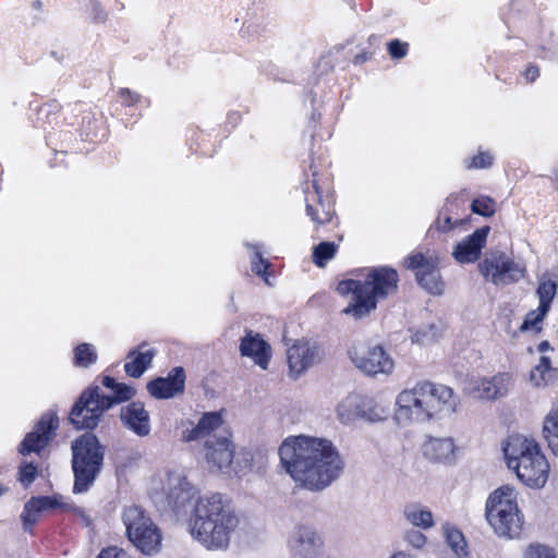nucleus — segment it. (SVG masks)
<instances>
[{
	"label": "nucleus",
	"instance_id": "nucleus-1",
	"mask_svg": "<svg viewBox=\"0 0 558 558\" xmlns=\"http://www.w3.org/2000/svg\"><path fill=\"white\" fill-rule=\"evenodd\" d=\"M197 489L185 478L170 480L168 504L179 514L191 506L189 530L194 539L211 550L226 549L240 524L229 499L219 493L198 496Z\"/></svg>",
	"mask_w": 558,
	"mask_h": 558
},
{
	"label": "nucleus",
	"instance_id": "nucleus-2",
	"mask_svg": "<svg viewBox=\"0 0 558 558\" xmlns=\"http://www.w3.org/2000/svg\"><path fill=\"white\" fill-rule=\"evenodd\" d=\"M278 453L286 472L300 486L312 492L329 487L344 470L339 451L325 438L304 435L287 438Z\"/></svg>",
	"mask_w": 558,
	"mask_h": 558
},
{
	"label": "nucleus",
	"instance_id": "nucleus-3",
	"mask_svg": "<svg viewBox=\"0 0 558 558\" xmlns=\"http://www.w3.org/2000/svg\"><path fill=\"white\" fill-rule=\"evenodd\" d=\"M278 453L286 472L300 486L312 492L329 487L344 470L339 451L325 438L304 435L287 438Z\"/></svg>",
	"mask_w": 558,
	"mask_h": 558
},
{
	"label": "nucleus",
	"instance_id": "nucleus-4",
	"mask_svg": "<svg viewBox=\"0 0 558 558\" xmlns=\"http://www.w3.org/2000/svg\"><path fill=\"white\" fill-rule=\"evenodd\" d=\"M458 402L450 387L420 380L397 396L396 418L399 423L441 420L456 413Z\"/></svg>",
	"mask_w": 558,
	"mask_h": 558
},
{
	"label": "nucleus",
	"instance_id": "nucleus-5",
	"mask_svg": "<svg viewBox=\"0 0 558 558\" xmlns=\"http://www.w3.org/2000/svg\"><path fill=\"white\" fill-rule=\"evenodd\" d=\"M398 281V272L386 266L371 268L360 278L340 281L337 286L339 294H351V301L342 312L355 319L368 316L376 310L378 301L397 292Z\"/></svg>",
	"mask_w": 558,
	"mask_h": 558
},
{
	"label": "nucleus",
	"instance_id": "nucleus-6",
	"mask_svg": "<svg viewBox=\"0 0 558 558\" xmlns=\"http://www.w3.org/2000/svg\"><path fill=\"white\" fill-rule=\"evenodd\" d=\"M182 439L186 442L203 441L202 458L209 471H231L235 446L219 412L204 413L194 427L183 432Z\"/></svg>",
	"mask_w": 558,
	"mask_h": 558
},
{
	"label": "nucleus",
	"instance_id": "nucleus-7",
	"mask_svg": "<svg viewBox=\"0 0 558 558\" xmlns=\"http://www.w3.org/2000/svg\"><path fill=\"white\" fill-rule=\"evenodd\" d=\"M485 515L489 526L498 537L513 539L523 529V517L517 504L515 490L501 486L493 492L485 505Z\"/></svg>",
	"mask_w": 558,
	"mask_h": 558
},
{
	"label": "nucleus",
	"instance_id": "nucleus-8",
	"mask_svg": "<svg viewBox=\"0 0 558 558\" xmlns=\"http://www.w3.org/2000/svg\"><path fill=\"white\" fill-rule=\"evenodd\" d=\"M71 450L74 473L73 492L86 493L102 469L104 447L94 434L86 433L72 442Z\"/></svg>",
	"mask_w": 558,
	"mask_h": 558
},
{
	"label": "nucleus",
	"instance_id": "nucleus-9",
	"mask_svg": "<svg viewBox=\"0 0 558 558\" xmlns=\"http://www.w3.org/2000/svg\"><path fill=\"white\" fill-rule=\"evenodd\" d=\"M122 521L129 541L144 555L157 554L161 548L162 534L150 515L138 506L123 509Z\"/></svg>",
	"mask_w": 558,
	"mask_h": 558
},
{
	"label": "nucleus",
	"instance_id": "nucleus-10",
	"mask_svg": "<svg viewBox=\"0 0 558 558\" xmlns=\"http://www.w3.org/2000/svg\"><path fill=\"white\" fill-rule=\"evenodd\" d=\"M478 271L485 280L495 286H508L523 279L526 275L525 265L515 262L501 251L486 253L478 263Z\"/></svg>",
	"mask_w": 558,
	"mask_h": 558
},
{
	"label": "nucleus",
	"instance_id": "nucleus-11",
	"mask_svg": "<svg viewBox=\"0 0 558 558\" xmlns=\"http://www.w3.org/2000/svg\"><path fill=\"white\" fill-rule=\"evenodd\" d=\"M109 409L108 400L99 398V387L93 386L81 393L70 412L69 421L76 429H93Z\"/></svg>",
	"mask_w": 558,
	"mask_h": 558
},
{
	"label": "nucleus",
	"instance_id": "nucleus-12",
	"mask_svg": "<svg viewBox=\"0 0 558 558\" xmlns=\"http://www.w3.org/2000/svg\"><path fill=\"white\" fill-rule=\"evenodd\" d=\"M349 355L353 364L369 376L389 375L395 368L393 360L381 345L356 343L350 349Z\"/></svg>",
	"mask_w": 558,
	"mask_h": 558
},
{
	"label": "nucleus",
	"instance_id": "nucleus-13",
	"mask_svg": "<svg viewBox=\"0 0 558 558\" xmlns=\"http://www.w3.org/2000/svg\"><path fill=\"white\" fill-rule=\"evenodd\" d=\"M337 416L343 424L353 423L357 418L378 422L386 417V411L373 398L350 393L338 403Z\"/></svg>",
	"mask_w": 558,
	"mask_h": 558
},
{
	"label": "nucleus",
	"instance_id": "nucleus-14",
	"mask_svg": "<svg viewBox=\"0 0 558 558\" xmlns=\"http://www.w3.org/2000/svg\"><path fill=\"white\" fill-rule=\"evenodd\" d=\"M404 264L408 269L416 271L415 277L418 284L427 292L434 295H439L444 292L445 282L441 280L435 258L425 257L422 253H415L410 255Z\"/></svg>",
	"mask_w": 558,
	"mask_h": 558
},
{
	"label": "nucleus",
	"instance_id": "nucleus-15",
	"mask_svg": "<svg viewBox=\"0 0 558 558\" xmlns=\"http://www.w3.org/2000/svg\"><path fill=\"white\" fill-rule=\"evenodd\" d=\"M508 468L514 470L518 478L529 487L541 488L548 478L549 464L541 449L530 457L523 456Z\"/></svg>",
	"mask_w": 558,
	"mask_h": 558
},
{
	"label": "nucleus",
	"instance_id": "nucleus-16",
	"mask_svg": "<svg viewBox=\"0 0 558 558\" xmlns=\"http://www.w3.org/2000/svg\"><path fill=\"white\" fill-rule=\"evenodd\" d=\"M288 545L293 558H324V541L311 526L294 527Z\"/></svg>",
	"mask_w": 558,
	"mask_h": 558
},
{
	"label": "nucleus",
	"instance_id": "nucleus-17",
	"mask_svg": "<svg viewBox=\"0 0 558 558\" xmlns=\"http://www.w3.org/2000/svg\"><path fill=\"white\" fill-rule=\"evenodd\" d=\"M59 427V417L53 412L44 413L34 427V430L26 434L24 440L20 445V453L28 454L31 452H39L56 436Z\"/></svg>",
	"mask_w": 558,
	"mask_h": 558
},
{
	"label": "nucleus",
	"instance_id": "nucleus-18",
	"mask_svg": "<svg viewBox=\"0 0 558 558\" xmlns=\"http://www.w3.org/2000/svg\"><path fill=\"white\" fill-rule=\"evenodd\" d=\"M489 231L490 228L488 226H484L476 229L462 241L458 242L452 251L453 258L459 264L475 263L480 258L482 250L486 245Z\"/></svg>",
	"mask_w": 558,
	"mask_h": 558
},
{
	"label": "nucleus",
	"instance_id": "nucleus-19",
	"mask_svg": "<svg viewBox=\"0 0 558 558\" xmlns=\"http://www.w3.org/2000/svg\"><path fill=\"white\" fill-rule=\"evenodd\" d=\"M185 388V373L182 367L172 368L167 377H158L147 384L148 392L156 399H169Z\"/></svg>",
	"mask_w": 558,
	"mask_h": 558
},
{
	"label": "nucleus",
	"instance_id": "nucleus-20",
	"mask_svg": "<svg viewBox=\"0 0 558 558\" xmlns=\"http://www.w3.org/2000/svg\"><path fill=\"white\" fill-rule=\"evenodd\" d=\"M312 189L305 191L306 214L317 225H324L331 220L332 208L328 199H324L323 191L317 180L312 181Z\"/></svg>",
	"mask_w": 558,
	"mask_h": 558
},
{
	"label": "nucleus",
	"instance_id": "nucleus-21",
	"mask_svg": "<svg viewBox=\"0 0 558 558\" xmlns=\"http://www.w3.org/2000/svg\"><path fill=\"white\" fill-rule=\"evenodd\" d=\"M457 450L451 437H428L423 445V453L426 459L445 464L456 462Z\"/></svg>",
	"mask_w": 558,
	"mask_h": 558
},
{
	"label": "nucleus",
	"instance_id": "nucleus-22",
	"mask_svg": "<svg viewBox=\"0 0 558 558\" xmlns=\"http://www.w3.org/2000/svg\"><path fill=\"white\" fill-rule=\"evenodd\" d=\"M38 120L41 122L44 131L48 133V141L58 138L62 142H72L74 134L71 131L60 130L58 133L53 132L56 126H60L61 123L60 105L58 102L53 101L41 106L38 111Z\"/></svg>",
	"mask_w": 558,
	"mask_h": 558
},
{
	"label": "nucleus",
	"instance_id": "nucleus-23",
	"mask_svg": "<svg viewBox=\"0 0 558 558\" xmlns=\"http://www.w3.org/2000/svg\"><path fill=\"white\" fill-rule=\"evenodd\" d=\"M511 384L508 373H498L490 378H481L474 381L473 391L482 399L495 400L506 396Z\"/></svg>",
	"mask_w": 558,
	"mask_h": 558
},
{
	"label": "nucleus",
	"instance_id": "nucleus-24",
	"mask_svg": "<svg viewBox=\"0 0 558 558\" xmlns=\"http://www.w3.org/2000/svg\"><path fill=\"white\" fill-rule=\"evenodd\" d=\"M123 424L136 435L144 437L150 433V418L141 402H132L121 409Z\"/></svg>",
	"mask_w": 558,
	"mask_h": 558
},
{
	"label": "nucleus",
	"instance_id": "nucleus-25",
	"mask_svg": "<svg viewBox=\"0 0 558 558\" xmlns=\"http://www.w3.org/2000/svg\"><path fill=\"white\" fill-rule=\"evenodd\" d=\"M240 352L243 356L252 357L263 369H267L270 360V347L258 333L247 331L241 340Z\"/></svg>",
	"mask_w": 558,
	"mask_h": 558
},
{
	"label": "nucleus",
	"instance_id": "nucleus-26",
	"mask_svg": "<svg viewBox=\"0 0 558 558\" xmlns=\"http://www.w3.org/2000/svg\"><path fill=\"white\" fill-rule=\"evenodd\" d=\"M290 372L298 377L315 363L316 350L308 342L298 341L288 349Z\"/></svg>",
	"mask_w": 558,
	"mask_h": 558
},
{
	"label": "nucleus",
	"instance_id": "nucleus-27",
	"mask_svg": "<svg viewBox=\"0 0 558 558\" xmlns=\"http://www.w3.org/2000/svg\"><path fill=\"white\" fill-rule=\"evenodd\" d=\"M539 445L533 438L523 435H511L504 447V453L507 460V465L519 461V459L530 457L533 451H538Z\"/></svg>",
	"mask_w": 558,
	"mask_h": 558
},
{
	"label": "nucleus",
	"instance_id": "nucleus-28",
	"mask_svg": "<svg viewBox=\"0 0 558 558\" xmlns=\"http://www.w3.org/2000/svg\"><path fill=\"white\" fill-rule=\"evenodd\" d=\"M146 347V343H142L137 350H132L129 352L126 359L130 360L124 365L125 373L133 377H141L144 372L150 365L154 356L156 355L155 349L143 350Z\"/></svg>",
	"mask_w": 558,
	"mask_h": 558
},
{
	"label": "nucleus",
	"instance_id": "nucleus-29",
	"mask_svg": "<svg viewBox=\"0 0 558 558\" xmlns=\"http://www.w3.org/2000/svg\"><path fill=\"white\" fill-rule=\"evenodd\" d=\"M530 383L536 388L557 384L558 367H553L549 357L541 356L538 363L530 372Z\"/></svg>",
	"mask_w": 558,
	"mask_h": 558
},
{
	"label": "nucleus",
	"instance_id": "nucleus-30",
	"mask_svg": "<svg viewBox=\"0 0 558 558\" xmlns=\"http://www.w3.org/2000/svg\"><path fill=\"white\" fill-rule=\"evenodd\" d=\"M102 385L105 388L109 389L110 392L104 393L99 388V398H101V400H108L110 408L130 400L135 395L134 388L122 383H117L116 379L110 376L102 378Z\"/></svg>",
	"mask_w": 558,
	"mask_h": 558
},
{
	"label": "nucleus",
	"instance_id": "nucleus-31",
	"mask_svg": "<svg viewBox=\"0 0 558 558\" xmlns=\"http://www.w3.org/2000/svg\"><path fill=\"white\" fill-rule=\"evenodd\" d=\"M402 515L408 524L422 530H428L435 524L432 511L420 504L404 506Z\"/></svg>",
	"mask_w": 558,
	"mask_h": 558
},
{
	"label": "nucleus",
	"instance_id": "nucleus-32",
	"mask_svg": "<svg viewBox=\"0 0 558 558\" xmlns=\"http://www.w3.org/2000/svg\"><path fill=\"white\" fill-rule=\"evenodd\" d=\"M76 132L82 141L88 142L100 141L106 135L102 120L92 112H84L81 118V128Z\"/></svg>",
	"mask_w": 558,
	"mask_h": 558
},
{
	"label": "nucleus",
	"instance_id": "nucleus-33",
	"mask_svg": "<svg viewBox=\"0 0 558 558\" xmlns=\"http://www.w3.org/2000/svg\"><path fill=\"white\" fill-rule=\"evenodd\" d=\"M454 207H457V205L447 199V203L439 210L437 218L430 226L429 231L436 230L441 233H447L451 230H454L459 226H462L465 222V220L459 217H454Z\"/></svg>",
	"mask_w": 558,
	"mask_h": 558
},
{
	"label": "nucleus",
	"instance_id": "nucleus-34",
	"mask_svg": "<svg viewBox=\"0 0 558 558\" xmlns=\"http://www.w3.org/2000/svg\"><path fill=\"white\" fill-rule=\"evenodd\" d=\"M543 435L553 453L558 456V408L551 410L545 417Z\"/></svg>",
	"mask_w": 558,
	"mask_h": 558
},
{
	"label": "nucleus",
	"instance_id": "nucleus-35",
	"mask_svg": "<svg viewBox=\"0 0 558 558\" xmlns=\"http://www.w3.org/2000/svg\"><path fill=\"white\" fill-rule=\"evenodd\" d=\"M441 333L442 325L440 323H433L414 331L411 335V340L412 342L425 345L434 342Z\"/></svg>",
	"mask_w": 558,
	"mask_h": 558
},
{
	"label": "nucleus",
	"instance_id": "nucleus-36",
	"mask_svg": "<svg viewBox=\"0 0 558 558\" xmlns=\"http://www.w3.org/2000/svg\"><path fill=\"white\" fill-rule=\"evenodd\" d=\"M557 292V283L554 280L542 277L538 282L536 294L539 300V306L545 310L550 308V303L554 300Z\"/></svg>",
	"mask_w": 558,
	"mask_h": 558
},
{
	"label": "nucleus",
	"instance_id": "nucleus-37",
	"mask_svg": "<svg viewBox=\"0 0 558 558\" xmlns=\"http://www.w3.org/2000/svg\"><path fill=\"white\" fill-rule=\"evenodd\" d=\"M74 365L88 367L97 361L95 348L89 343H82L74 349Z\"/></svg>",
	"mask_w": 558,
	"mask_h": 558
},
{
	"label": "nucleus",
	"instance_id": "nucleus-38",
	"mask_svg": "<svg viewBox=\"0 0 558 558\" xmlns=\"http://www.w3.org/2000/svg\"><path fill=\"white\" fill-rule=\"evenodd\" d=\"M337 248L338 245L333 242H320L313 248V262L318 267H324L335 256Z\"/></svg>",
	"mask_w": 558,
	"mask_h": 558
},
{
	"label": "nucleus",
	"instance_id": "nucleus-39",
	"mask_svg": "<svg viewBox=\"0 0 558 558\" xmlns=\"http://www.w3.org/2000/svg\"><path fill=\"white\" fill-rule=\"evenodd\" d=\"M63 505H64V501L61 496L32 497L28 500V508L35 509V511H39V512H43L48 509H54V508L62 509Z\"/></svg>",
	"mask_w": 558,
	"mask_h": 558
},
{
	"label": "nucleus",
	"instance_id": "nucleus-40",
	"mask_svg": "<svg viewBox=\"0 0 558 558\" xmlns=\"http://www.w3.org/2000/svg\"><path fill=\"white\" fill-rule=\"evenodd\" d=\"M445 536H446V542H447L448 546L454 551V554L458 557H461L466 554V551H465L466 543H465L463 534L459 530L453 529V527H446Z\"/></svg>",
	"mask_w": 558,
	"mask_h": 558
},
{
	"label": "nucleus",
	"instance_id": "nucleus-41",
	"mask_svg": "<svg viewBox=\"0 0 558 558\" xmlns=\"http://www.w3.org/2000/svg\"><path fill=\"white\" fill-rule=\"evenodd\" d=\"M547 313L548 310H545L544 307L538 305L537 310L531 311L526 314L525 319L520 327V330L527 331L534 328L536 330H539L537 325L545 318Z\"/></svg>",
	"mask_w": 558,
	"mask_h": 558
},
{
	"label": "nucleus",
	"instance_id": "nucleus-42",
	"mask_svg": "<svg viewBox=\"0 0 558 558\" xmlns=\"http://www.w3.org/2000/svg\"><path fill=\"white\" fill-rule=\"evenodd\" d=\"M495 202L489 197H478L475 198L472 204L471 208L472 211L484 216V217H490L495 214L496 206Z\"/></svg>",
	"mask_w": 558,
	"mask_h": 558
},
{
	"label": "nucleus",
	"instance_id": "nucleus-43",
	"mask_svg": "<svg viewBox=\"0 0 558 558\" xmlns=\"http://www.w3.org/2000/svg\"><path fill=\"white\" fill-rule=\"evenodd\" d=\"M253 456L251 451L242 449L238 454L234 453L233 464L231 470L235 474L245 473L246 470L251 469Z\"/></svg>",
	"mask_w": 558,
	"mask_h": 558
},
{
	"label": "nucleus",
	"instance_id": "nucleus-44",
	"mask_svg": "<svg viewBox=\"0 0 558 558\" xmlns=\"http://www.w3.org/2000/svg\"><path fill=\"white\" fill-rule=\"evenodd\" d=\"M523 558H556V554L545 545L531 544L524 550Z\"/></svg>",
	"mask_w": 558,
	"mask_h": 558
},
{
	"label": "nucleus",
	"instance_id": "nucleus-45",
	"mask_svg": "<svg viewBox=\"0 0 558 558\" xmlns=\"http://www.w3.org/2000/svg\"><path fill=\"white\" fill-rule=\"evenodd\" d=\"M246 246L254 248V254L252 257V271L257 276H264L270 264L263 257L258 245L246 244Z\"/></svg>",
	"mask_w": 558,
	"mask_h": 558
},
{
	"label": "nucleus",
	"instance_id": "nucleus-46",
	"mask_svg": "<svg viewBox=\"0 0 558 558\" xmlns=\"http://www.w3.org/2000/svg\"><path fill=\"white\" fill-rule=\"evenodd\" d=\"M62 511L74 514L84 526H92L93 519L89 512L72 502H64Z\"/></svg>",
	"mask_w": 558,
	"mask_h": 558
},
{
	"label": "nucleus",
	"instance_id": "nucleus-47",
	"mask_svg": "<svg viewBox=\"0 0 558 558\" xmlns=\"http://www.w3.org/2000/svg\"><path fill=\"white\" fill-rule=\"evenodd\" d=\"M404 542L414 549L421 550L427 544V537L417 530L411 529L404 532Z\"/></svg>",
	"mask_w": 558,
	"mask_h": 558
},
{
	"label": "nucleus",
	"instance_id": "nucleus-48",
	"mask_svg": "<svg viewBox=\"0 0 558 558\" xmlns=\"http://www.w3.org/2000/svg\"><path fill=\"white\" fill-rule=\"evenodd\" d=\"M37 466L34 463H24L20 466L19 481L28 487L37 477Z\"/></svg>",
	"mask_w": 558,
	"mask_h": 558
},
{
	"label": "nucleus",
	"instance_id": "nucleus-49",
	"mask_svg": "<svg viewBox=\"0 0 558 558\" xmlns=\"http://www.w3.org/2000/svg\"><path fill=\"white\" fill-rule=\"evenodd\" d=\"M387 47L392 59H402L408 54L409 44L399 39L390 40Z\"/></svg>",
	"mask_w": 558,
	"mask_h": 558
},
{
	"label": "nucleus",
	"instance_id": "nucleus-50",
	"mask_svg": "<svg viewBox=\"0 0 558 558\" xmlns=\"http://www.w3.org/2000/svg\"><path fill=\"white\" fill-rule=\"evenodd\" d=\"M39 511L28 508V501L25 504L21 519L25 531H31L32 526L38 521Z\"/></svg>",
	"mask_w": 558,
	"mask_h": 558
},
{
	"label": "nucleus",
	"instance_id": "nucleus-51",
	"mask_svg": "<svg viewBox=\"0 0 558 558\" xmlns=\"http://www.w3.org/2000/svg\"><path fill=\"white\" fill-rule=\"evenodd\" d=\"M493 163V156L489 153H480L474 156L468 169H486Z\"/></svg>",
	"mask_w": 558,
	"mask_h": 558
},
{
	"label": "nucleus",
	"instance_id": "nucleus-52",
	"mask_svg": "<svg viewBox=\"0 0 558 558\" xmlns=\"http://www.w3.org/2000/svg\"><path fill=\"white\" fill-rule=\"evenodd\" d=\"M119 98L123 106H135L141 100V95L129 88H120Z\"/></svg>",
	"mask_w": 558,
	"mask_h": 558
},
{
	"label": "nucleus",
	"instance_id": "nucleus-53",
	"mask_svg": "<svg viewBox=\"0 0 558 558\" xmlns=\"http://www.w3.org/2000/svg\"><path fill=\"white\" fill-rule=\"evenodd\" d=\"M90 14L96 23H105L107 19L106 12L97 0H89Z\"/></svg>",
	"mask_w": 558,
	"mask_h": 558
},
{
	"label": "nucleus",
	"instance_id": "nucleus-54",
	"mask_svg": "<svg viewBox=\"0 0 558 558\" xmlns=\"http://www.w3.org/2000/svg\"><path fill=\"white\" fill-rule=\"evenodd\" d=\"M524 76L527 82L532 83L539 76V69L535 65H531L525 70Z\"/></svg>",
	"mask_w": 558,
	"mask_h": 558
},
{
	"label": "nucleus",
	"instance_id": "nucleus-55",
	"mask_svg": "<svg viewBox=\"0 0 558 558\" xmlns=\"http://www.w3.org/2000/svg\"><path fill=\"white\" fill-rule=\"evenodd\" d=\"M390 558H414L411 554L400 550L395 553Z\"/></svg>",
	"mask_w": 558,
	"mask_h": 558
},
{
	"label": "nucleus",
	"instance_id": "nucleus-56",
	"mask_svg": "<svg viewBox=\"0 0 558 558\" xmlns=\"http://www.w3.org/2000/svg\"><path fill=\"white\" fill-rule=\"evenodd\" d=\"M368 54L366 52H362V53H359L356 54L355 57V63H363L365 62L366 60H368Z\"/></svg>",
	"mask_w": 558,
	"mask_h": 558
},
{
	"label": "nucleus",
	"instance_id": "nucleus-57",
	"mask_svg": "<svg viewBox=\"0 0 558 558\" xmlns=\"http://www.w3.org/2000/svg\"><path fill=\"white\" fill-rule=\"evenodd\" d=\"M550 349V343L548 341H542L539 344H538V351L539 352H545L547 350Z\"/></svg>",
	"mask_w": 558,
	"mask_h": 558
},
{
	"label": "nucleus",
	"instance_id": "nucleus-58",
	"mask_svg": "<svg viewBox=\"0 0 558 558\" xmlns=\"http://www.w3.org/2000/svg\"><path fill=\"white\" fill-rule=\"evenodd\" d=\"M32 5H33V8H34V9H36V10H40V9H41L43 3H41V1H40V0H35V1L33 2V4H32Z\"/></svg>",
	"mask_w": 558,
	"mask_h": 558
},
{
	"label": "nucleus",
	"instance_id": "nucleus-59",
	"mask_svg": "<svg viewBox=\"0 0 558 558\" xmlns=\"http://www.w3.org/2000/svg\"><path fill=\"white\" fill-rule=\"evenodd\" d=\"M7 490H8V488L5 486H3L2 484H0V496H2Z\"/></svg>",
	"mask_w": 558,
	"mask_h": 558
},
{
	"label": "nucleus",
	"instance_id": "nucleus-60",
	"mask_svg": "<svg viewBox=\"0 0 558 558\" xmlns=\"http://www.w3.org/2000/svg\"><path fill=\"white\" fill-rule=\"evenodd\" d=\"M555 54H557V56H558V46H557V47H556V49H555Z\"/></svg>",
	"mask_w": 558,
	"mask_h": 558
},
{
	"label": "nucleus",
	"instance_id": "nucleus-61",
	"mask_svg": "<svg viewBox=\"0 0 558 558\" xmlns=\"http://www.w3.org/2000/svg\"><path fill=\"white\" fill-rule=\"evenodd\" d=\"M557 189H558V183L556 184Z\"/></svg>",
	"mask_w": 558,
	"mask_h": 558
}]
</instances>
